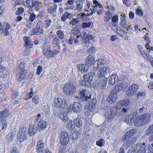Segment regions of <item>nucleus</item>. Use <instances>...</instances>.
<instances>
[{
	"label": "nucleus",
	"instance_id": "obj_18",
	"mask_svg": "<svg viewBox=\"0 0 153 153\" xmlns=\"http://www.w3.org/2000/svg\"><path fill=\"white\" fill-rule=\"evenodd\" d=\"M150 118V115L149 113L144 114L139 116L140 119L142 121L144 125L149 122Z\"/></svg>",
	"mask_w": 153,
	"mask_h": 153
},
{
	"label": "nucleus",
	"instance_id": "obj_14",
	"mask_svg": "<svg viewBox=\"0 0 153 153\" xmlns=\"http://www.w3.org/2000/svg\"><path fill=\"white\" fill-rule=\"evenodd\" d=\"M72 110L76 112H79L82 111V107L81 105L77 102H74L72 106Z\"/></svg>",
	"mask_w": 153,
	"mask_h": 153
},
{
	"label": "nucleus",
	"instance_id": "obj_32",
	"mask_svg": "<svg viewBox=\"0 0 153 153\" xmlns=\"http://www.w3.org/2000/svg\"><path fill=\"white\" fill-rule=\"evenodd\" d=\"M47 123L45 121L40 120L38 123V126L39 129L41 130L47 127Z\"/></svg>",
	"mask_w": 153,
	"mask_h": 153
},
{
	"label": "nucleus",
	"instance_id": "obj_22",
	"mask_svg": "<svg viewBox=\"0 0 153 153\" xmlns=\"http://www.w3.org/2000/svg\"><path fill=\"white\" fill-rule=\"evenodd\" d=\"M118 79L117 76L116 75L112 74L110 76H109L107 78L106 81L109 84L111 85L114 84L116 82H117Z\"/></svg>",
	"mask_w": 153,
	"mask_h": 153
},
{
	"label": "nucleus",
	"instance_id": "obj_11",
	"mask_svg": "<svg viewBox=\"0 0 153 153\" xmlns=\"http://www.w3.org/2000/svg\"><path fill=\"white\" fill-rule=\"evenodd\" d=\"M85 36V39L83 37V36H81V38L83 40L82 44L84 46L88 47L91 45L89 40H92L94 41V39L92 36L90 34H87Z\"/></svg>",
	"mask_w": 153,
	"mask_h": 153
},
{
	"label": "nucleus",
	"instance_id": "obj_17",
	"mask_svg": "<svg viewBox=\"0 0 153 153\" xmlns=\"http://www.w3.org/2000/svg\"><path fill=\"white\" fill-rule=\"evenodd\" d=\"M43 53L44 55L46 56L47 57H52V51L51 50L50 46H48L46 47L45 45L43 48Z\"/></svg>",
	"mask_w": 153,
	"mask_h": 153
},
{
	"label": "nucleus",
	"instance_id": "obj_63",
	"mask_svg": "<svg viewBox=\"0 0 153 153\" xmlns=\"http://www.w3.org/2000/svg\"><path fill=\"white\" fill-rule=\"evenodd\" d=\"M78 22L77 19H73L70 22V25H76Z\"/></svg>",
	"mask_w": 153,
	"mask_h": 153
},
{
	"label": "nucleus",
	"instance_id": "obj_34",
	"mask_svg": "<svg viewBox=\"0 0 153 153\" xmlns=\"http://www.w3.org/2000/svg\"><path fill=\"white\" fill-rule=\"evenodd\" d=\"M32 7H35L36 10L39 11L40 10L41 7L39 5L40 3L39 2L35 0H32Z\"/></svg>",
	"mask_w": 153,
	"mask_h": 153
},
{
	"label": "nucleus",
	"instance_id": "obj_38",
	"mask_svg": "<svg viewBox=\"0 0 153 153\" xmlns=\"http://www.w3.org/2000/svg\"><path fill=\"white\" fill-rule=\"evenodd\" d=\"M57 37L60 39H62L64 38V34L63 31L61 30H57L56 32Z\"/></svg>",
	"mask_w": 153,
	"mask_h": 153
},
{
	"label": "nucleus",
	"instance_id": "obj_48",
	"mask_svg": "<svg viewBox=\"0 0 153 153\" xmlns=\"http://www.w3.org/2000/svg\"><path fill=\"white\" fill-rule=\"evenodd\" d=\"M112 17V14L109 11L106 12V22L109 21Z\"/></svg>",
	"mask_w": 153,
	"mask_h": 153
},
{
	"label": "nucleus",
	"instance_id": "obj_31",
	"mask_svg": "<svg viewBox=\"0 0 153 153\" xmlns=\"http://www.w3.org/2000/svg\"><path fill=\"white\" fill-rule=\"evenodd\" d=\"M57 5L54 3H53L51 6H49L47 8L48 13H52L57 9Z\"/></svg>",
	"mask_w": 153,
	"mask_h": 153
},
{
	"label": "nucleus",
	"instance_id": "obj_40",
	"mask_svg": "<svg viewBox=\"0 0 153 153\" xmlns=\"http://www.w3.org/2000/svg\"><path fill=\"white\" fill-rule=\"evenodd\" d=\"M0 130L4 131V130L6 129V128L7 126V123L5 121H1V124L0 123Z\"/></svg>",
	"mask_w": 153,
	"mask_h": 153
},
{
	"label": "nucleus",
	"instance_id": "obj_61",
	"mask_svg": "<svg viewBox=\"0 0 153 153\" xmlns=\"http://www.w3.org/2000/svg\"><path fill=\"white\" fill-rule=\"evenodd\" d=\"M36 15L33 13H31L30 16L29 17V20L33 22L34 19L36 18Z\"/></svg>",
	"mask_w": 153,
	"mask_h": 153
},
{
	"label": "nucleus",
	"instance_id": "obj_6",
	"mask_svg": "<svg viewBox=\"0 0 153 153\" xmlns=\"http://www.w3.org/2000/svg\"><path fill=\"white\" fill-rule=\"evenodd\" d=\"M60 141L62 145L67 144L69 142V137L68 133L65 131H62L60 134Z\"/></svg>",
	"mask_w": 153,
	"mask_h": 153
},
{
	"label": "nucleus",
	"instance_id": "obj_47",
	"mask_svg": "<svg viewBox=\"0 0 153 153\" xmlns=\"http://www.w3.org/2000/svg\"><path fill=\"white\" fill-rule=\"evenodd\" d=\"M60 117L64 122H67L68 120V117L67 116V114L66 113H65L64 114H61L60 116Z\"/></svg>",
	"mask_w": 153,
	"mask_h": 153
},
{
	"label": "nucleus",
	"instance_id": "obj_8",
	"mask_svg": "<svg viewBox=\"0 0 153 153\" xmlns=\"http://www.w3.org/2000/svg\"><path fill=\"white\" fill-rule=\"evenodd\" d=\"M127 82V84L126 83L121 82L118 83L117 85H115L113 89V95H115L118 94L123 89V87H124L126 88L128 85L129 84V83Z\"/></svg>",
	"mask_w": 153,
	"mask_h": 153
},
{
	"label": "nucleus",
	"instance_id": "obj_1",
	"mask_svg": "<svg viewBox=\"0 0 153 153\" xmlns=\"http://www.w3.org/2000/svg\"><path fill=\"white\" fill-rule=\"evenodd\" d=\"M129 103V100L126 99L120 101L114 107H111L108 113L107 118L110 119L113 118L116 115L118 117L127 112L129 110L128 106Z\"/></svg>",
	"mask_w": 153,
	"mask_h": 153
},
{
	"label": "nucleus",
	"instance_id": "obj_57",
	"mask_svg": "<svg viewBox=\"0 0 153 153\" xmlns=\"http://www.w3.org/2000/svg\"><path fill=\"white\" fill-rule=\"evenodd\" d=\"M137 47L139 50L140 52L142 54V56H143V53H145V51H144V49L143 48V47L142 46L139 45H138Z\"/></svg>",
	"mask_w": 153,
	"mask_h": 153
},
{
	"label": "nucleus",
	"instance_id": "obj_26",
	"mask_svg": "<svg viewBox=\"0 0 153 153\" xmlns=\"http://www.w3.org/2000/svg\"><path fill=\"white\" fill-rule=\"evenodd\" d=\"M73 17V14L66 11L65 12L62 16L61 18V20L62 21L65 22L67 19H70Z\"/></svg>",
	"mask_w": 153,
	"mask_h": 153
},
{
	"label": "nucleus",
	"instance_id": "obj_44",
	"mask_svg": "<svg viewBox=\"0 0 153 153\" xmlns=\"http://www.w3.org/2000/svg\"><path fill=\"white\" fill-rule=\"evenodd\" d=\"M134 125L135 126H140L144 125V124L143 123L142 121L141 120H140V119L139 117L138 119L136 120L135 121Z\"/></svg>",
	"mask_w": 153,
	"mask_h": 153
},
{
	"label": "nucleus",
	"instance_id": "obj_51",
	"mask_svg": "<svg viewBox=\"0 0 153 153\" xmlns=\"http://www.w3.org/2000/svg\"><path fill=\"white\" fill-rule=\"evenodd\" d=\"M33 22L29 20L27 21L26 22V26L29 28H31L33 26Z\"/></svg>",
	"mask_w": 153,
	"mask_h": 153
},
{
	"label": "nucleus",
	"instance_id": "obj_52",
	"mask_svg": "<svg viewBox=\"0 0 153 153\" xmlns=\"http://www.w3.org/2000/svg\"><path fill=\"white\" fill-rule=\"evenodd\" d=\"M135 145L133 146L128 150V153H137Z\"/></svg>",
	"mask_w": 153,
	"mask_h": 153
},
{
	"label": "nucleus",
	"instance_id": "obj_33",
	"mask_svg": "<svg viewBox=\"0 0 153 153\" xmlns=\"http://www.w3.org/2000/svg\"><path fill=\"white\" fill-rule=\"evenodd\" d=\"M74 123L75 126L79 128H81L82 127V122L80 118H77L74 121Z\"/></svg>",
	"mask_w": 153,
	"mask_h": 153
},
{
	"label": "nucleus",
	"instance_id": "obj_42",
	"mask_svg": "<svg viewBox=\"0 0 153 153\" xmlns=\"http://www.w3.org/2000/svg\"><path fill=\"white\" fill-rule=\"evenodd\" d=\"M75 125L72 123V121L70 120L68 121V123L67 125V127L69 129L73 130L75 127Z\"/></svg>",
	"mask_w": 153,
	"mask_h": 153
},
{
	"label": "nucleus",
	"instance_id": "obj_46",
	"mask_svg": "<svg viewBox=\"0 0 153 153\" xmlns=\"http://www.w3.org/2000/svg\"><path fill=\"white\" fill-rule=\"evenodd\" d=\"M105 142V140L104 139H100L96 141V144L100 147H102L104 145Z\"/></svg>",
	"mask_w": 153,
	"mask_h": 153
},
{
	"label": "nucleus",
	"instance_id": "obj_28",
	"mask_svg": "<svg viewBox=\"0 0 153 153\" xmlns=\"http://www.w3.org/2000/svg\"><path fill=\"white\" fill-rule=\"evenodd\" d=\"M128 73L124 72L122 73L120 75V79L123 81V83H126V84H127V82H129V81H128Z\"/></svg>",
	"mask_w": 153,
	"mask_h": 153
},
{
	"label": "nucleus",
	"instance_id": "obj_45",
	"mask_svg": "<svg viewBox=\"0 0 153 153\" xmlns=\"http://www.w3.org/2000/svg\"><path fill=\"white\" fill-rule=\"evenodd\" d=\"M15 136V134L13 133H10L7 136V138L9 141H12Z\"/></svg>",
	"mask_w": 153,
	"mask_h": 153
},
{
	"label": "nucleus",
	"instance_id": "obj_21",
	"mask_svg": "<svg viewBox=\"0 0 153 153\" xmlns=\"http://www.w3.org/2000/svg\"><path fill=\"white\" fill-rule=\"evenodd\" d=\"M10 115L9 111L6 110L3 111H0V120L2 121H4V120Z\"/></svg>",
	"mask_w": 153,
	"mask_h": 153
},
{
	"label": "nucleus",
	"instance_id": "obj_2",
	"mask_svg": "<svg viewBox=\"0 0 153 153\" xmlns=\"http://www.w3.org/2000/svg\"><path fill=\"white\" fill-rule=\"evenodd\" d=\"M79 96H76L75 98L81 102L86 103L89 102L91 99V94L87 90H82L80 91Z\"/></svg>",
	"mask_w": 153,
	"mask_h": 153
},
{
	"label": "nucleus",
	"instance_id": "obj_23",
	"mask_svg": "<svg viewBox=\"0 0 153 153\" xmlns=\"http://www.w3.org/2000/svg\"><path fill=\"white\" fill-rule=\"evenodd\" d=\"M10 27L11 26L8 23H6L4 27V28L3 29H2V27H1L0 35L2 33H3L5 36L8 35L9 33L8 30Z\"/></svg>",
	"mask_w": 153,
	"mask_h": 153
},
{
	"label": "nucleus",
	"instance_id": "obj_20",
	"mask_svg": "<svg viewBox=\"0 0 153 153\" xmlns=\"http://www.w3.org/2000/svg\"><path fill=\"white\" fill-rule=\"evenodd\" d=\"M137 153H147V147L143 146L142 147L141 145L137 144L135 145Z\"/></svg>",
	"mask_w": 153,
	"mask_h": 153
},
{
	"label": "nucleus",
	"instance_id": "obj_60",
	"mask_svg": "<svg viewBox=\"0 0 153 153\" xmlns=\"http://www.w3.org/2000/svg\"><path fill=\"white\" fill-rule=\"evenodd\" d=\"M73 4L72 1L71 0H68L67 3L65 4V5L68 8L71 9V6H68V5H72Z\"/></svg>",
	"mask_w": 153,
	"mask_h": 153
},
{
	"label": "nucleus",
	"instance_id": "obj_50",
	"mask_svg": "<svg viewBox=\"0 0 153 153\" xmlns=\"http://www.w3.org/2000/svg\"><path fill=\"white\" fill-rule=\"evenodd\" d=\"M31 91L28 93L27 94L26 97L25 99V100H27L33 97L34 93L33 92V89L32 88H31L30 89Z\"/></svg>",
	"mask_w": 153,
	"mask_h": 153
},
{
	"label": "nucleus",
	"instance_id": "obj_13",
	"mask_svg": "<svg viewBox=\"0 0 153 153\" xmlns=\"http://www.w3.org/2000/svg\"><path fill=\"white\" fill-rule=\"evenodd\" d=\"M103 60L100 59L95 62L94 64L93 65V67L94 70H98L100 68L103 67L104 66L103 64Z\"/></svg>",
	"mask_w": 153,
	"mask_h": 153
},
{
	"label": "nucleus",
	"instance_id": "obj_19",
	"mask_svg": "<svg viewBox=\"0 0 153 153\" xmlns=\"http://www.w3.org/2000/svg\"><path fill=\"white\" fill-rule=\"evenodd\" d=\"M95 73L94 72H91L88 74H85L83 76L84 80L90 82L91 81L93 77L95 75Z\"/></svg>",
	"mask_w": 153,
	"mask_h": 153
},
{
	"label": "nucleus",
	"instance_id": "obj_39",
	"mask_svg": "<svg viewBox=\"0 0 153 153\" xmlns=\"http://www.w3.org/2000/svg\"><path fill=\"white\" fill-rule=\"evenodd\" d=\"M153 133V124L151 125L146 131V134L149 135Z\"/></svg>",
	"mask_w": 153,
	"mask_h": 153
},
{
	"label": "nucleus",
	"instance_id": "obj_9",
	"mask_svg": "<svg viewBox=\"0 0 153 153\" xmlns=\"http://www.w3.org/2000/svg\"><path fill=\"white\" fill-rule=\"evenodd\" d=\"M138 86L136 84H133L131 85L127 90L126 93L128 96H131L134 95L137 91Z\"/></svg>",
	"mask_w": 153,
	"mask_h": 153
},
{
	"label": "nucleus",
	"instance_id": "obj_43",
	"mask_svg": "<svg viewBox=\"0 0 153 153\" xmlns=\"http://www.w3.org/2000/svg\"><path fill=\"white\" fill-rule=\"evenodd\" d=\"M25 66L22 63H21L19 65L18 69L19 70L20 72V73L24 72L26 73L27 72V71L25 70L24 69Z\"/></svg>",
	"mask_w": 153,
	"mask_h": 153
},
{
	"label": "nucleus",
	"instance_id": "obj_12",
	"mask_svg": "<svg viewBox=\"0 0 153 153\" xmlns=\"http://www.w3.org/2000/svg\"><path fill=\"white\" fill-rule=\"evenodd\" d=\"M136 138L134 137L129 138L123 143L122 147L123 149H128L136 141Z\"/></svg>",
	"mask_w": 153,
	"mask_h": 153
},
{
	"label": "nucleus",
	"instance_id": "obj_35",
	"mask_svg": "<svg viewBox=\"0 0 153 153\" xmlns=\"http://www.w3.org/2000/svg\"><path fill=\"white\" fill-rule=\"evenodd\" d=\"M36 131V129L33 126H30L28 129V132L29 135L30 136H33Z\"/></svg>",
	"mask_w": 153,
	"mask_h": 153
},
{
	"label": "nucleus",
	"instance_id": "obj_55",
	"mask_svg": "<svg viewBox=\"0 0 153 153\" xmlns=\"http://www.w3.org/2000/svg\"><path fill=\"white\" fill-rule=\"evenodd\" d=\"M32 101L35 104H38L39 102V97L37 96H34L32 99Z\"/></svg>",
	"mask_w": 153,
	"mask_h": 153
},
{
	"label": "nucleus",
	"instance_id": "obj_36",
	"mask_svg": "<svg viewBox=\"0 0 153 153\" xmlns=\"http://www.w3.org/2000/svg\"><path fill=\"white\" fill-rule=\"evenodd\" d=\"M125 16H122L121 18V21L120 23V25L122 27H124L125 28H126L127 26L126 22L125 20Z\"/></svg>",
	"mask_w": 153,
	"mask_h": 153
},
{
	"label": "nucleus",
	"instance_id": "obj_5",
	"mask_svg": "<svg viewBox=\"0 0 153 153\" xmlns=\"http://www.w3.org/2000/svg\"><path fill=\"white\" fill-rule=\"evenodd\" d=\"M27 135V129L26 128L22 127L19 129L17 134L18 141L21 143L26 139Z\"/></svg>",
	"mask_w": 153,
	"mask_h": 153
},
{
	"label": "nucleus",
	"instance_id": "obj_25",
	"mask_svg": "<svg viewBox=\"0 0 153 153\" xmlns=\"http://www.w3.org/2000/svg\"><path fill=\"white\" fill-rule=\"evenodd\" d=\"M23 39L25 43V47L27 49L31 48L33 47V44L30 40V38L28 37L25 36Z\"/></svg>",
	"mask_w": 153,
	"mask_h": 153
},
{
	"label": "nucleus",
	"instance_id": "obj_56",
	"mask_svg": "<svg viewBox=\"0 0 153 153\" xmlns=\"http://www.w3.org/2000/svg\"><path fill=\"white\" fill-rule=\"evenodd\" d=\"M71 32L74 34L76 35L79 33L80 30L77 28H74L72 30Z\"/></svg>",
	"mask_w": 153,
	"mask_h": 153
},
{
	"label": "nucleus",
	"instance_id": "obj_49",
	"mask_svg": "<svg viewBox=\"0 0 153 153\" xmlns=\"http://www.w3.org/2000/svg\"><path fill=\"white\" fill-rule=\"evenodd\" d=\"M52 21L50 19H47L45 20L44 24V27L45 28H48L50 25Z\"/></svg>",
	"mask_w": 153,
	"mask_h": 153
},
{
	"label": "nucleus",
	"instance_id": "obj_7",
	"mask_svg": "<svg viewBox=\"0 0 153 153\" xmlns=\"http://www.w3.org/2000/svg\"><path fill=\"white\" fill-rule=\"evenodd\" d=\"M67 105L66 101L64 100L58 98L55 100L54 105L57 108L64 109L66 108Z\"/></svg>",
	"mask_w": 153,
	"mask_h": 153
},
{
	"label": "nucleus",
	"instance_id": "obj_54",
	"mask_svg": "<svg viewBox=\"0 0 153 153\" xmlns=\"http://www.w3.org/2000/svg\"><path fill=\"white\" fill-rule=\"evenodd\" d=\"M91 25V23L90 22H84L82 24V27L83 28H89Z\"/></svg>",
	"mask_w": 153,
	"mask_h": 153
},
{
	"label": "nucleus",
	"instance_id": "obj_30",
	"mask_svg": "<svg viewBox=\"0 0 153 153\" xmlns=\"http://www.w3.org/2000/svg\"><path fill=\"white\" fill-rule=\"evenodd\" d=\"M25 73L24 72H19L17 74V78L19 83H23L24 82V80L25 76Z\"/></svg>",
	"mask_w": 153,
	"mask_h": 153
},
{
	"label": "nucleus",
	"instance_id": "obj_62",
	"mask_svg": "<svg viewBox=\"0 0 153 153\" xmlns=\"http://www.w3.org/2000/svg\"><path fill=\"white\" fill-rule=\"evenodd\" d=\"M95 48L94 46H91L87 50V52L89 53H92L95 51Z\"/></svg>",
	"mask_w": 153,
	"mask_h": 153
},
{
	"label": "nucleus",
	"instance_id": "obj_59",
	"mask_svg": "<svg viewBox=\"0 0 153 153\" xmlns=\"http://www.w3.org/2000/svg\"><path fill=\"white\" fill-rule=\"evenodd\" d=\"M118 20V17L117 15H115L112 17V22L114 23L117 22Z\"/></svg>",
	"mask_w": 153,
	"mask_h": 153
},
{
	"label": "nucleus",
	"instance_id": "obj_64",
	"mask_svg": "<svg viewBox=\"0 0 153 153\" xmlns=\"http://www.w3.org/2000/svg\"><path fill=\"white\" fill-rule=\"evenodd\" d=\"M42 71V67L41 66H39L36 70V74L39 75Z\"/></svg>",
	"mask_w": 153,
	"mask_h": 153
},
{
	"label": "nucleus",
	"instance_id": "obj_4",
	"mask_svg": "<svg viewBox=\"0 0 153 153\" xmlns=\"http://www.w3.org/2000/svg\"><path fill=\"white\" fill-rule=\"evenodd\" d=\"M105 69L104 67L100 68V71L97 74V76L99 78H102L100 80L99 85L102 88H104L105 87Z\"/></svg>",
	"mask_w": 153,
	"mask_h": 153
},
{
	"label": "nucleus",
	"instance_id": "obj_58",
	"mask_svg": "<svg viewBox=\"0 0 153 153\" xmlns=\"http://www.w3.org/2000/svg\"><path fill=\"white\" fill-rule=\"evenodd\" d=\"M75 35L71 36L69 37L68 43L70 45H72L73 42V39H74Z\"/></svg>",
	"mask_w": 153,
	"mask_h": 153
},
{
	"label": "nucleus",
	"instance_id": "obj_41",
	"mask_svg": "<svg viewBox=\"0 0 153 153\" xmlns=\"http://www.w3.org/2000/svg\"><path fill=\"white\" fill-rule=\"evenodd\" d=\"M107 100L111 104L115 102L116 101V99L115 97L114 96V95H110L107 98Z\"/></svg>",
	"mask_w": 153,
	"mask_h": 153
},
{
	"label": "nucleus",
	"instance_id": "obj_3",
	"mask_svg": "<svg viewBox=\"0 0 153 153\" xmlns=\"http://www.w3.org/2000/svg\"><path fill=\"white\" fill-rule=\"evenodd\" d=\"M76 90V87L72 83H66L63 88V92L68 96L73 95Z\"/></svg>",
	"mask_w": 153,
	"mask_h": 153
},
{
	"label": "nucleus",
	"instance_id": "obj_29",
	"mask_svg": "<svg viewBox=\"0 0 153 153\" xmlns=\"http://www.w3.org/2000/svg\"><path fill=\"white\" fill-rule=\"evenodd\" d=\"M134 129H131L129 130L128 131L126 132L123 136L122 138V141H124L126 139L129 138L131 136H132L134 134Z\"/></svg>",
	"mask_w": 153,
	"mask_h": 153
},
{
	"label": "nucleus",
	"instance_id": "obj_16",
	"mask_svg": "<svg viewBox=\"0 0 153 153\" xmlns=\"http://www.w3.org/2000/svg\"><path fill=\"white\" fill-rule=\"evenodd\" d=\"M44 143L43 140H40L37 143L36 147V152L38 153H42L44 150Z\"/></svg>",
	"mask_w": 153,
	"mask_h": 153
},
{
	"label": "nucleus",
	"instance_id": "obj_15",
	"mask_svg": "<svg viewBox=\"0 0 153 153\" xmlns=\"http://www.w3.org/2000/svg\"><path fill=\"white\" fill-rule=\"evenodd\" d=\"M49 37L51 38H53L51 41V42L55 47H56V46L58 47L59 46L60 43V39H59L55 34L50 35Z\"/></svg>",
	"mask_w": 153,
	"mask_h": 153
},
{
	"label": "nucleus",
	"instance_id": "obj_37",
	"mask_svg": "<svg viewBox=\"0 0 153 153\" xmlns=\"http://www.w3.org/2000/svg\"><path fill=\"white\" fill-rule=\"evenodd\" d=\"M85 16L84 14L80 13L77 16L78 19H80L79 20H82L85 22H88L90 20V19L88 17H86L84 18L83 20V19L84 18Z\"/></svg>",
	"mask_w": 153,
	"mask_h": 153
},
{
	"label": "nucleus",
	"instance_id": "obj_53",
	"mask_svg": "<svg viewBox=\"0 0 153 153\" xmlns=\"http://www.w3.org/2000/svg\"><path fill=\"white\" fill-rule=\"evenodd\" d=\"M24 9L22 7H20L17 9L15 14L16 15H19L22 14L24 11Z\"/></svg>",
	"mask_w": 153,
	"mask_h": 153
},
{
	"label": "nucleus",
	"instance_id": "obj_24",
	"mask_svg": "<svg viewBox=\"0 0 153 153\" xmlns=\"http://www.w3.org/2000/svg\"><path fill=\"white\" fill-rule=\"evenodd\" d=\"M77 68L82 73H84L88 71L89 66L85 64V65L79 64L78 65Z\"/></svg>",
	"mask_w": 153,
	"mask_h": 153
},
{
	"label": "nucleus",
	"instance_id": "obj_27",
	"mask_svg": "<svg viewBox=\"0 0 153 153\" xmlns=\"http://www.w3.org/2000/svg\"><path fill=\"white\" fill-rule=\"evenodd\" d=\"M85 64L88 65H91L95 61L94 57L92 55H90L87 56L85 59Z\"/></svg>",
	"mask_w": 153,
	"mask_h": 153
},
{
	"label": "nucleus",
	"instance_id": "obj_10",
	"mask_svg": "<svg viewBox=\"0 0 153 153\" xmlns=\"http://www.w3.org/2000/svg\"><path fill=\"white\" fill-rule=\"evenodd\" d=\"M43 24L41 21H39L37 24V26L34 29L33 34L34 35H38L43 32Z\"/></svg>",
	"mask_w": 153,
	"mask_h": 153
}]
</instances>
